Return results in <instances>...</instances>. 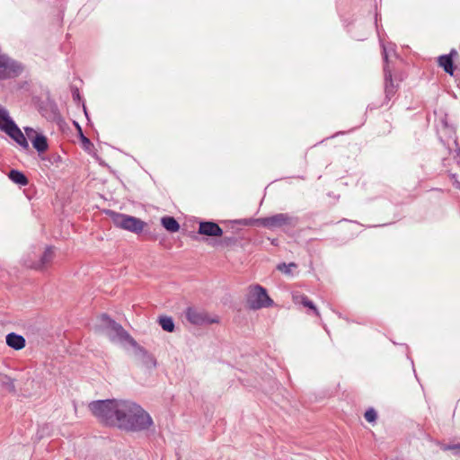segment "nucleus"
I'll use <instances>...</instances> for the list:
<instances>
[{"mask_svg": "<svg viewBox=\"0 0 460 460\" xmlns=\"http://www.w3.org/2000/svg\"><path fill=\"white\" fill-rule=\"evenodd\" d=\"M106 214L111 217L115 226L134 234H140L146 226L144 221L133 216L113 210H107Z\"/></svg>", "mask_w": 460, "mask_h": 460, "instance_id": "nucleus-6", "label": "nucleus"}, {"mask_svg": "<svg viewBox=\"0 0 460 460\" xmlns=\"http://www.w3.org/2000/svg\"><path fill=\"white\" fill-rule=\"evenodd\" d=\"M161 224L170 233H176L180 229V224L173 217H163L161 218Z\"/></svg>", "mask_w": 460, "mask_h": 460, "instance_id": "nucleus-16", "label": "nucleus"}, {"mask_svg": "<svg viewBox=\"0 0 460 460\" xmlns=\"http://www.w3.org/2000/svg\"><path fill=\"white\" fill-rule=\"evenodd\" d=\"M118 427L129 431H142L153 425V420L140 405L124 400Z\"/></svg>", "mask_w": 460, "mask_h": 460, "instance_id": "nucleus-1", "label": "nucleus"}, {"mask_svg": "<svg viewBox=\"0 0 460 460\" xmlns=\"http://www.w3.org/2000/svg\"><path fill=\"white\" fill-rule=\"evenodd\" d=\"M384 79H385L384 101L380 104H377V105H375L374 103H372L371 105H373V107L369 106L370 109L378 108V107L387 105L389 103V102L392 100V98L394 97V95L396 94V93L398 91L399 84H395L394 82L392 72L389 70V68L386 66L384 67Z\"/></svg>", "mask_w": 460, "mask_h": 460, "instance_id": "nucleus-7", "label": "nucleus"}, {"mask_svg": "<svg viewBox=\"0 0 460 460\" xmlns=\"http://www.w3.org/2000/svg\"><path fill=\"white\" fill-rule=\"evenodd\" d=\"M102 322L106 331V334L112 342L120 344L128 343L130 346L136 344V340L122 327V325L108 314L102 315Z\"/></svg>", "mask_w": 460, "mask_h": 460, "instance_id": "nucleus-4", "label": "nucleus"}, {"mask_svg": "<svg viewBox=\"0 0 460 460\" xmlns=\"http://www.w3.org/2000/svg\"><path fill=\"white\" fill-rule=\"evenodd\" d=\"M134 348L135 356L142 362L146 367H155L156 359L150 354L144 347L140 346L137 341Z\"/></svg>", "mask_w": 460, "mask_h": 460, "instance_id": "nucleus-10", "label": "nucleus"}, {"mask_svg": "<svg viewBox=\"0 0 460 460\" xmlns=\"http://www.w3.org/2000/svg\"><path fill=\"white\" fill-rule=\"evenodd\" d=\"M123 402L124 400H99L90 402L88 407L100 422L107 426L118 427Z\"/></svg>", "mask_w": 460, "mask_h": 460, "instance_id": "nucleus-2", "label": "nucleus"}, {"mask_svg": "<svg viewBox=\"0 0 460 460\" xmlns=\"http://www.w3.org/2000/svg\"><path fill=\"white\" fill-rule=\"evenodd\" d=\"M4 133H6L23 149H29V144L26 137L15 123L10 128H8L7 130L4 131Z\"/></svg>", "mask_w": 460, "mask_h": 460, "instance_id": "nucleus-12", "label": "nucleus"}, {"mask_svg": "<svg viewBox=\"0 0 460 460\" xmlns=\"http://www.w3.org/2000/svg\"><path fill=\"white\" fill-rule=\"evenodd\" d=\"M385 58V61H387V59H388L387 54L385 52V58Z\"/></svg>", "mask_w": 460, "mask_h": 460, "instance_id": "nucleus-31", "label": "nucleus"}, {"mask_svg": "<svg viewBox=\"0 0 460 460\" xmlns=\"http://www.w3.org/2000/svg\"><path fill=\"white\" fill-rule=\"evenodd\" d=\"M186 319L194 325H203L206 323H215L210 320L204 311L199 310L194 307H188L185 312Z\"/></svg>", "mask_w": 460, "mask_h": 460, "instance_id": "nucleus-9", "label": "nucleus"}, {"mask_svg": "<svg viewBox=\"0 0 460 460\" xmlns=\"http://www.w3.org/2000/svg\"><path fill=\"white\" fill-rule=\"evenodd\" d=\"M292 268H296V264L294 263V262H290L289 264H286V263H279L278 266H277V269L281 271L282 273H285L287 275H290L291 274V269Z\"/></svg>", "mask_w": 460, "mask_h": 460, "instance_id": "nucleus-21", "label": "nucleus"}, {"mask_svg": "<svg viewBox=\"0 0 460 460\" xmlns=\"http://www.w3.org/2000/svg\"><path fill=\"white\" fill-rule=\"evenodd\" d=\"M0 382L4 388H5L8 392L14 394L16 392L14 379L12 377L6 376V375H1L0 376Z\"/></svg>", "mask_w": 460, "mask_h": 460, "instance_id": "nucleus-19", "label": "nucleus"}, {"mask_svg": "<svg viewBox=\"0 0 460 460\" xmlns=\"http://www.w3.org/2000/svg\"><path fill=\"white\" fill-rule=\"evenodd\" d=\"M456 54V50H452L450 54L448 55H442L438 58V65L439 66L443 67L444 71L450 75H453L455 66L453 63L452 55Z\"/></svg>", "mask_w": 460, "mask_h": 460, "instance_id": "nucleus-13", "label": "nucleus"}, {"mask_svg": "<svg viewBox=\"0 0 460 460\" xmlns=\"http://www.w3.org/2000/svg\"><path fill=\"white\" fill-rule=\"evenodd\" d=\"M25 342V339L17 333L11 332L6 335V344L16 350L23 349Z\"/></svg>", "mask_w": 460, "mask_h": 460, "instance_id": "nucleus-14", "label": "nucleus"}, {"mask_svg": "<svg viewBox=\"0 0 460 460\" xmlns=\"http://www.w3.org/2000/svg\"><path fill=\"white\" fill-rule=\"evenodd\" d=\"M55 258V252L52 246H47L38 261H25V265L32 270H45Z\"/></svg>", "mask_w": 460, "mask_h": 460, "instance_id": "nucleus-8", "label": "nucleus"}, {"mask_svg": "<svg viewBox=\"0 0 460 460\" xmlns=\"http://www.w3.org/2000/svg\"><path fill=\"white\" fill-rule=\"evenodd\" d=\"M72 95H73L74 100L80 99V93H79V91L77 88L73 90Z\"/></svg>", "mask_w": 460, "mask_h": 460, "instance_id": "nucleus-26", "label": "nucleus"}, {"mask_svg": "<svg viewBox=\"0 0 460 460\" xmlns=\"http://www.w3.org/2000/svg\"><path fill=\"white\" fill-rule=\"evenodd\" d=\"M13 124L14 121L10 118L7 110L0 106V129L4 132Z\"/></svg>", "mask_w": 460, "mask_h": 460, "instance_id": "nucleus-17", "label": "nucleus"}, {"mask_svg": "<svg viewBox=\"0 0 460 460\" xmlns=\"http://www.w3.org/2000/svg\"><path fill=\"white\" fill-rule=\"evenodd\" d=\"M32 146L39 153L45 152L49 147L47 137L42 134H37L32 140Z\"/></svg>", "mask_w": 460, "mask_h": 460, "instance_id": "nucleus-18", "label": "nucleus"}, {"mask_svg": "<svg viewBox=\"0 0 460 460\" xmlns=\"http://www.w3.org/2000/svg\"><path fill=\"white\" fill-rule=\"evenodd\" d=\"M450 448L455 450L456 454H460V444L453 445Z\"/></svg>", "mask_w": 460, "mask_h": 460, "instance_id": "nucleus-27", "label": "nucleus"}, {"mask_svg": "<svg viewBox=\"0 0 460 460\" xmlns=\"http://www.w3.org/2000/svg\"><path fill=\"white\" fill-rule=\"evenodd\" d=\"M364 416L368 422H374L377 418L376 411L373 408L367 410Z\"/></svg>", "mask_w": 460, "mask_h": 460, "instance_id": "nucleus-22", "label": "nucleus"}, {"mask_svg": "<svg viewBox=\"0 0 460 460\" xmlns=\"http://www.w3.org/2000/svg\"><path fill=\"white\" fill-rule=\"evenodd\" d=\"M159 324L162 329L165 332H172L174 331V323L172 317L170 316H161L159 317Z\"/></svg>", "mask_w": 460, "mask_h": 460, "instance_id": "nucleus-20", "label": "nucleus"}, {"mask_svg": "<svg viewBox=\"0 0 460 460\" xmlns=\"http://www.w3.org/2000/svg\"><path fill=\"white\" fill-rule=\"evenodd\" d=\"M235 243H236V238H235V237H233V236H231V237H227V236H226V237H224V238L221 240V242H220V243H221L222 245H225V246H230V245H233V244H234Z\"/></svg>", "mask_w": 460, "mask_h": 460, "instance_id": "nucleus-23", "label": "nucleus"}, {"mask_svg": "<svg viewBox=\"0 0 460 460\" xmlns=\"http://www.w3.org/2000/svg\"><path fill=\"white\" fill-rule=\"evenodd\" d=\"M253 222L255 225L273 230L276 228H283L285 231L290 230L297 226L299 219L297 217L288 213H279L270 217H260L255 220L243 219L239 221L243 226H249Z\"/></svg>", "mask_w": 460, "mask_h": 460, "instance_id": "nucleus-3", "label": "nucleus"}, {"mask_svg": "<svg viewBox=\"0 0 460 460\" xmlns=\"http://www.w3.org/2000/svg\"><path fill=\"white\" fill-rule=\"evenodd\" d=\"M25 132L28 137H31V133H35V131L31 128H25Z\"/></svg>", "mask_w": 460, "mask_h": 460, "instance_id": "nucleus-28", "label": "nucleus"}, {"mask_svg": "<svg viewBox=\"0 0 460 460\" xmlns=\"http://www.w3.org/2000/svg\"><path fill=\"white\" fill-rule=\"evenodd\" d=\"M246 305L249 309L255 311L273 306L274 301L270 297L265 288L256 284L248 288Z\"/></svg>", "mask_w": 460, "mask_h": 460, "instance_id": "nucleus-5", "label": "nucleus"}, {"mask_svg": "<svg viewBox=\"0 0 460 460\" xmlns=\"http://www.w3.org/2000/svg\"><path fill=\"white\" fill-rule=\"evenodd\" d=\"M309 298L305 296V295H301V296H294V301L296 303H299V304H302L303 305L305 304V302L308 300Z\"/></svg>", "mask_w": 460, "mask_h": 460, "instance_id": "nucleus-25", "label": "nucleus"}, {"mask_svg": "<svg viewBox=\"0 0 460 460\" xmlns=\"http://www.w3.org/2000/svg\"><path fill=\"white\" fill-rule=\"evenodd\" d=\"M8 178L20 186H26L29 183L27 176L21 171L12 169L8 172Z\"/></svg>", "mask_w": 460, "mask_h": 460, "instance_id": "nucleus-15", "label": "nucleus"}, {"mask_svg": "<svg viewBox=\"0 0 460 460\" xmlns=\"http://www.w3.org/2000/svg\"><path fill=\"white\" fill-rule=\"evenodd\" d=\"M271 244L278 245L279 244V240L278 239L271 240Z\"/></svg>", "mask_w": 460, "mask_h": 460, "instance_id": "nucleus-30", "label": "nucleus"}, {"mask_svg": "<svg viewBox=\"0 0 460 460\" xmlns=\"http://www.w3.org/2000/svg\"><path fill=\"white\" fill-rule=\"evenodd\" d=\"M305 307H307L309 309H311L314 314L317 316H320V313L318 311V309L316 308V306L314 305V304L313 303V301H311L310 299H308L305 304L304 305Z\"/></svg>", "mask_w": 460, "mask_h": 460, "instance_id": "nucleus-24", "label": "nucleus"}, {"mask_svg": "<svg viewBox=\"0 0 460 460\" xmlns=\"http://www.w3.org/2000/svg\"><path fill=\"white\" fill-rule=\"evenodd\" d=\"M198 233L207 236H222V228L213 221H202L199 223Z\"/></svg>", "mask_w": 460, "mask_h": 460, "instance_id": "nucleus-11", "label": "nucleus"}, {"mask_svg": "<svg viewBox=\"0 0 460 460\" xmlns=\"http://www.w3.org/2000/svg\"><path fill=\"white\" fill-rule=\"evenodd\" d=\"M83 142L88 145H92L91 141L85 137L84 136H82Z\"/></svg>", "mask_w": 460, "mask_h": 460, "instance_id": "nucleus-29", "label": "nucleus"}]
</instances>
